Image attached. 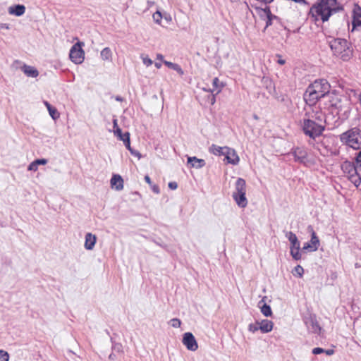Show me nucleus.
<instances>
[{"mask_svg": "<svg viewBox=\"0 0 361 361\" xmlns=\"http://www.w3.org/2000/svg\"><path fill=\"white\" fill-rule=\"evenodd\" d=\"M331 86L325 79L314 80L304 93L303 98L309 106L314 105L321 98L329 94Z\"/></svg>", "mask_w": 361, "mask_h": 361, "instance_id": "f257e3e1", "label": "nucleus"}, {"mask_svg": "<svg viewBox=\"0 0 361 361\" xmlns=\"http://www.w3.org/2000/svg\"><path fill=\"white\" fill-rule=\"evenodd\" d=\"M336 4V0H320L310 8L309 16L314 21L320 18L323 22H326L332 13L338 10Z\"/></svg>", "mask_w": 361, "mask_h": 361, "instance_id": "f03ea898", "label": "nucleus"}, {"mask_svg": "<svg viewBox=\"0 0 361 361\" xmlns=\"http://www.w3.org/2000/svg\"><path fill=\"white\" fill-rule=\"evenodd\" d=\"M329 47L334 54L344 61H348L353 56L350 43L342 38L332 39L329 42Z\"/></svg>", "mask_w": 361, "mask_h": 361, "instance_id": "7ed1b4c3", "label": "nucleus"}, {"mask_svg": "<svg viewBox=\"0 0 361 361\" xmlns=\"http://www.w3.org/2000/svg\"><path fill=\"white\" fill-rule=\"evenodd\" d=\"M302 130L306 136H308L310 140H314L322 135L325 130V126L317 123L310 116L304 117L302 122Z\"/></svg>", "mask_w": 361, "mask_h": 361, "instance_id": "20e7f679", "label": "nucleus"}, {"mask_svg": "<svg viewBox=\"0 0 361 361\" xmlns=\"http://www.w3.org/2000/svg\"><path fill=\"white\" fill-rule=\"evenodd\" d=\"M340 140L353 149L361 150V130L357 127L352 128L340 135Z\"/></svg>", "mask_w": 361, "mask_h": 361, "instance_id": "39448f33", "label": "nucleus"}, {"mask_svg": "<svg viewBox=\"0 0 361 361\" xmlns=\"http://www.w3.org/2000/svg\"><path fill=\"white\" fill-rule=\"evenodd\" d=\"M341 169L347 175L348 180L358 188L361 184V176L357 171L356 164L346 160L341 164Z\"/></svg>", "mask_w": 361, "mask_h": 361, "instance_id": "423d86ee", "label": "nucleus"}, {"mask_svg": "<svg viewBox=\"0 0 361 361\" xmlns=\"http://www.w3.org/2000/svg\"><path fill=\"white\" fill-rule=\"evenodd\" d=\"M83 45V42H78L75 43L70 50V59L75 64H80L84 61L85 52L82 48Z\"/></svg>", "mask_w": 361, "mask_h": 361, "instance_id": "0eeeda50", "label": "nucleus"}, {"mask_svg": "<svg viewBox=\"0 0 361 361\" xmlns=\"http://www.w3.org/2000/svg\"><path fill=\"white\" fill-rule=\"evenodd\" d=\"M290 154H292L294 157V160L296 162L302 164L305 166H307L311 163L308 157L307 150L303 147L293 148Z\"/></svg>", "mask_w": 361, "mask_h": 361, "instance_id": "6e6552de", "label": "nucleus"}, {"mask_svg": "<svg viewBox=\"0 0 361 361\" xmlns=\"http://www.w3.org/2000/svg\"><path fill=\"white\" fill-rule=\"evenodd\" d=\"M307 231L311 233V239L309 243H305L303 245L302 250L309 252L317 251L319 247L320 242L315 231L312 226L307 227Z\"/></svg>", "mask_w": 361, "mask_h": 361, "instance_id": "1a4fd4ad", "label": "nucleus"}, {"mask_svg": "<svg viewBox=\"0 0 361 361\" xmlns=\"http://www.w3.org/2000/svg\"><path fill=\"white\" fill-rule=\"evenodd\" d=\"M183 343L188 350L195 351L198 348V345L193 334L190 332H186L183 336Z\"/></svg>", "mask_w": 361, "mask_h": 361, "instance_id": "9d476101", "label": "nucleus"}, {"mask_svg": "<svg viewBox=\"0 0 361 361\" xmlns=\"http://www.w3.org/2000/svg\"><path fill=\"white\" fill-rule=\"evenodd\" d=\"M352 25L353 29L361 27V7L355 4L352 14Z\"/></svg>", "mask_w": 361, "mask_h": 361, "instance_id": "9b49d317", "label": "nucleus"}, {"mask_svg": "<svg viewBox=\"0 0 361 361\" xmlns=\"http://www.w3.org/2000/svg\"><path fill=\"white\" fill-rule=\"evenodd\" d=\"M225 150L226 152L224 157L227 162L233 165H237L239 163L240 158L235 150L228 147Z\"/></svg>", "mask_w": 361, "mask_h": 361, "instance_id": "f8f14e48", "label": "nucleus"}, {"mask_svg": "<svg viewBox=\"0 0 361 361\" xmlns=\"http://www.w3.org/2000/svg\"><path fill=\"white\" fill-rule=\"evenodd\" d=\"M246 193V183L243 178H238L235 184V191L233 195L245 194Z\"/></svg>", "mask_w": 361, "mask_h": 361, "instance_id": "ddd939ff", "label": "nucleus"}, {"mask_svg": "<svg viewBox=\"0 0 361 361\" xmlns=\"http://www.w3.org/2000/svg\"><path fill=\"white\" fill-rule=\"evenodd\" d=\"M97 242V237L95 235L87 233L85 235V248L87 250H93Z\"/></svg>", "mask_w": 361, "mask_h": 361, "instance_id": "4468645a", "label": "nucleus"}, {"mask_svg": "<svg viewBox=\"0 0 361 361\" xmlns=\"http://www.w3.org/2000/svg\"><path fill=\"white\" fill-rule=\"evenodd\" d=\"M8 13L15 16H21L25 12V7L22 4H17L8 7Z\"/></svg>", "mask_w": 361, "mask_h": 361, "instance_id": "2eb2a0df", "label": "nucleus"}, {"mask_svg": "<svg viewBox=\"0 0 361 361\" xmlns=\"http://www.w3.org/2000/svg\"><path fill=\"white\" fill-rule=\"evenodd\" d=\"M111 185L116 190H121L123 188V180L120 175H113L111 179Z\"/></svg>", "mask_w": 361, "mask_h": 361, "instance_id": "dca6fc26", "label": "nucleus"}, {"mask_svg": "<svg viewBox=\"0 0 361 361\" xmlns=\"http://www.w3.org/2000/svg\"><path fill=\"white\" fill-rule=\"evenodd\" d=\"M307 326L309 331L312 333L320 334L322 328L319 325L317 321L311 318L309 322H307Z\"/></svg>", "mask_w": 361, "mask_h": 361, "instance_id": "f3484780", "label": "nucleus"}, {"mask_svg": "<svg viewBox=\"0 0 361 361\" xmlns=\"http://www.w3.org/2000/svg\"><path fill=\"white\" fill-rule=\"evenodd\" d=\"M188 164H190L191 167L201 169L206 163L204 159H198L196 157H188Z\"/></svg>", "mask_w": 361, "mask_h": 361, "instance_id": "a211bd4d", "label": "nucleus"}, {"mask_svg": "<svg viewBox=\"0 0 361 361\" xmlns=\"http://www.w3.org/2000/svg\"><path fill=\"white\" fill-rule=\"evenodd\" d=\"M259 330L262 332V333H269L270 332L272 329H273V326H274V323L270 321V320H268V319H263L261 321V322H259Z\"/></svg>", "mask_w": 361, "mask_h": 361, "instance_id": "6ab92c4d", "label": "nucleus"}, {"mask_svg": "<svg viewBox=\"0 0 361 361\" xmlns=\"http://www.w3.org/2000/svg\"><path fill=\"white\" fill-rule=\"evenodd\" d=\"M21 70L28 77L36 78L39 75V72L35 68L25 64L22 66Z\"/></svg>", "mask_w": 361, "mask_h": 361, "instance_id": "aec40b11", "label": "nucleus"}, {"mask_svg": "<svg viewBox=\"0 0 361 361\" xmlns=\"http://www.w3.org/2000/svg\"><path fill=\"white\" fill-rule=\"evenodd\" d=\"M232 197L238 207L244 208L247 206V200L245 197V194L232 195Z\"/></svg>", "mask_w": 361, "mask_h": 361, "instance_id": "412c9836", "label": "nucleus"}, {"mask_svg": "<svg viewBox=\"0 0 361 361\" xmlns=\"http://www.w3.org/2000/svg\"><path fill=\"white\" fill-rule=\"evenodd\" d=\"M48 161L46 159H38L31 162L28 167V171H36L38 169L39 165H45L47 164Z\"/></svg>", "mask_w": 361, "mask_h": 361, "instance_id": "4be33fe9", "label": "nucleus"}, {"mask_svg": "<svg viewBox=\"0 0 361 361\" xmlns=\"http://www.w3.org/2000/svg\"><path fill=\"white\" fill-rule=\"evenodd\" d=\"M228 147H219L216 145H212V146L209 147V152L212 153L214 155L216 156H221L225 155L226 149H227Z\"/></svg>", "mask_w": 361, "mask_h": 361, "instance_id": "5701e85b", "label": "nucleus"}, {"mask_svg": "<svg viewBox=\"0 0 361 361\" xmlns=\"http://www.w3.org/2000/svg\"><path fill=\"white\" fill-rule=\"evenodd\" d=\"M286 237L288 239L291 244L290 247H300V242L295 233L291 231L286 232Z\"/></svg>", "mask_w": 361, "mask_h": 361, "instance_id": "b1692460", "label": "nucleus"}, {"mask_svg": "<svg viewBox=\"0 0 361 361\" xmlns=\"http://www.w3.org/2000/svg\"><path fill=\"white\" fill-rule=\"evenodd\" d=\"M44 104L47 108L50 116L54 120H56L57 118H59V113L55 107H53L47 101H44Z\"/></svg>", "mask_w": 361, "mask_h": 361, "instance_id": "393cba45", "label": "nucleus"}, {"mask_svg": "<svg viewBox=\"0 0 361 361\" xmlns=\"http://www.w3.org/2000/svg\"><path fill=\"white\" fill-rule=\"evenodd\" d=\"M257 14L260 16L262 20H265L271 14L270 11V8L269 6H266L264 8H256Z\"/></svg>", "mask_w": 361, "mask_h": 361, "instance_id": "a878e982", "label": "nucleus"}, {"mask_svg": "<svg viewBox=\"0 0 361 361\" xmlns=\"http://www.w3.org/2000/svg\"><path fill=\"white\" fill-rule=\"evenodd\" d=\"M164 63L169 68H171L178 73L180 75H183L184 72L181 67L177 64L170 61H164Z\"/></svg>", "mask_w": 361, "mask_h": 361, "instance_id": "bb28decb", "label": "nucleus"}, {"mask_svg": "<svg viewBox=\"0 0 361 361\" xmlns=\"http://www.w3.org/2000/svg\"><path fill=\"white\" fill-rule=\"evenodd\" d=\"M212 85L213 88L215 90H216V94H218L219 92H221L222 87H224V85L222 82H221L218 78H214L212 81Z\"/></svg>", "mask_w": 361, "mask_h": 361, "instance_id": "cd10ccee", "label": "nucleus"}, {"mask_svg": "<svg viewBox=\"0 0 361 361\" xmlns=\"http://www.w3.org/2000/svg\"><path fill=\"white\" fill-rule=\"evenodd\" d=\"M300 247H290V255L295 260H300L301 259V253L300 252Z\"/></svg>", "mask_w": 361, "mask_h": 361, "instance_id": "c85d7f7f", "label": "nucleus"}, {"mask_svg": "<svg viewBox=\"0 0 361 361\" xmlns=\"http://www.w3.org/2000/svg\"><path fill=\"white\" fill-rule=\"evenodd\" d=\"M261 312L265 316V317H271L272 315V311L271 309V307L264 303L262 306H260Z\"/></svg>", "mask_w": 361, "mask_h": 361, "instance_id": "c756f323", "label": "nucleus"}, {"mask_svg": "<svg viewBox=\"0 0 361 361\" xmlns=\"http://www.w3.org/2000/svg\"><path fill=\"white\" fill-rule=\"evenodd\" d=\"M100 55L103 60H109L111 58L112 52L109 47H105L102 50Z\"/></svg>", "mask_w": 361, "mask_h": 361, "instance_id": "7c9ffc66", "label": "nucleus"}, {"mask_svg": "<svg viewBox=\"0 0 361 361\" xmlns=\"http://www.w3.org/2000/svg\"><path fill=\"white\" fill-rule=\"evenodd\" d=\"M310 116L312 119H313L314 121H315L317 123H321L323 121V118L321 115H319L318 114H310V113H305V117H308Z\"/></svg>", "mask_w": 361, "mask_h": 361, "instance_id": "2f4dec72", "label": "nucleus"}, {"mask_svg": "<svg viewBox=\"0 0 361 361\" xmlns=\"http://www.w3.org/2000/svg\"><path fill=\"white\" fill-rule=\"evenodd\" d=\"M303 272H304V269L300 265H297L292 271V273L294 276H298V277H302Z\"/></svg>", "mask_w": 361, "mask_h": 361, "instance_id": "473e14b6", "label": "nucleus"}, {"mask_svg": "<svg viewBox=\"0 0 361 361\" xmlns=\"http://www.w3.org/2000/svg\"><path fill=\"white\" fill-rule=\"evenodd\" d=\"M125 137L123 139V142L126 146V147L130 152L132 150L130 147V133L128 132L125 133Z\"/></svg>", "mask_w": 361, "mask_h": 361, "instance_id": "72a5a7b5", "label": "nucleus"}, {"mask_svg": "<svg viewBox=\"0 0 361 361\" xmlns=\"http://www.w3.org/2000/svg\"><path fill=\"white\" fill-rule=\"evenodd\" d=\"M355 161L357 167V171L360 170L361 171V150L356 154L355 157Z\"/></svg>", "mask_w": 361, "mask_h": 361, "instance_id": "f704fd0d", "label": "nucleus"}, {"mask_svg": "<svg viewBox=\"0 0 361 361\" xmlns=\"http://www.w3.org/2000/svg\"><path fill=\"white\" fill-rule=\"evenodd\" d=\"M169 324L171 326L174 327V328H178L181 325V322L179 319L178 318H173V319H171L170 321H169Z\"/></svg>", "mask_w": 361, "mask_h": 361, "instance_id": "c9c22d12", "label": "nucleus"}, {"mask_svg": "<svg viewBox=\"0 0 361 361\" xmlns=\"http://www.w3.org/2000/svg\"><path fill=\"white\" fill-rule=\"evenodd\" d=\"M259 322H255L254 324H250L249 326H248V330L252 333H255L256 331H257L258 330H259Z\"/></svg>", "mask_w": 361, "mask_h": 361, "instance_id": "e433bc0d", "label": "nucleus"}, {"mask_svg": "<svg viewBox=\"0 0 361 361\" xmlns=\"http://www.w3.org/2000/svg\"><path fill=\"white\" fill-rule=\"evenodd\" d=\"M154 21L157 24H161V20L162 18L161 13L159 11L155 12L152 16Z\"/></svg>", "mask_w": 361, "mask_h": 361, "instance_id": "4c0bfd02", "label": "nucleus"}, {"mask_svg": "<svg viewBox=\"0 0 361 361\" xmlns=\"http://www.w3.org/2000/svg\"><path fill=\"white\" fill-rule=\"evenodd\" d=\"M9 355L6 351L0 350V361H8Z\"/></svg>", "mask_w": 361, "mask_h": 361, "instance_id": "58836bf2", "label": "nucleus"}, {"mask_svg": "<svg viewBox=\"0 0 361 361\" xmlns=\"http://www.w3.org/2000/svg\"><path fill=\"white\" fill-rule=\"evenodd\" d=\"M114 135L118 137L120 140L123 141V139L125 137V133H122V130L120 128H117V129L114 130Z\"/></svg>", "mask_w": 361, "mask_h": 361, "instance_id": "ea45409f", "label": "nucleus"}, {"mask_svg": "<svg viewBox=\"0 0 361 361\" xmlns=\"http://www.w3.org/2000/svg\"><path fill=\"white\" fill-rule=\"evenodd\" d=\"M277 17L272 13L269 16L264 20L266 21V27L270 26L272 24V20L276 19Z\"/></svg>", "mask_w": 361, "mask_h": 361, "instance_id": "a19ab883", "label": "nucleus"}, {"mask_svg": "<svg viewBox=\"0 0 361 361\" xmlns=\"http://www.w3.org/2000/svg\"><path fill=\"white\" fill-rule=\"evenodd\" d=\"M112 348L114 351L121 353L123 351V346L119 343H115L113 344Z\"/></svg>", "mask_w": 361, "mask_h": 361, "instance_id": "79ce46f5", "label": "nucleus"}, {"mask_svg": "<svg viewBox=\"0 0 361 361\" xmlns=\"http://www.w3.org/2000/svg\"><path fill=\"white\" fill-rule=\"evenodd\" d=\"M142 62L147 66H151L152 64V63H153L152 60L150 59L149 58L147 57V56L142 58Z\"/></svg>", "mask_w": 361, "mask_h": 361, "instance_id": "37998d69", "label": "nucleus"}, {"mask_svg": "<svg viewBox=\"0 0 361 361\" xmlns=\"http://www.w3.org/2000/svg\"><path fill=\"white\" fill-rule=\"evenodd\" d=\"M312 352L314 355H319L323 353L324 352V349L317 347L313 348Z\"/></svg>", "mask_w": 361, "mask_h": 361, "instance_id": "c03bdc74", "label": "nucleus"}, {"mask_svg": "<svg viewBox=\"0 0 361 361\" xmlns=\"http://www.w3.org/2000/svg\"><path fill=\"white\" fill-rule=\"evenodd\" d=\"M151 186V188L152 190V191L156 193V194H159L160 192V190H159V188L157 185H155V184H152L150 185Z\"/></svg>", "mask_w": 361, "mask_h": 361, "instance_id": "a18cd8bd", "label": "nucleus"}, {"mask_svg": "<svg viewBox=\"0 0 361 361\" xmlns=\"http://www.w3.org/2000/svg\"><path fill=\"white\" fill-rule=\"evenodd\" d=\"M169 188L171 190H176L178 188V184L176 182L172 181L169 183Z\"/></svg>", "mask_w": 361, "mask_h": 361, "instance_id": "49530a36", "label": "nucleus"}, {"mask_svg": "<svg viewBox=\"0 0 361 361\" xmlns=\"http://www.w3.org/2000/svg\"><path fill=\"white\" fill-rule=\"evenodd\" d=\"M1 29L9 30L10 29L9 24H8V23H0V30H1Z\"/></svg>", "mask_w": 361, "mask_h": 361, "instance_id": "de8ad7c7", "label": "nucleus"}, {"mask_svg": "<svg viewBox=\"0 0 361 361\" xmlns=\"http://www.w3.org/2000/svg\"><path fill=\"white\" fill-rule=\"evenodd\" d=\"M326 355H332L334 354V350L333 349H327V350H324V352Z\"/></svg>", "mask_w": 361, "mask_h": 361, "instance_id": "09e8293b", "label": "nucleus"}, {"mask_svg": "<svg viewBox=\"0 0 361 361\" xmlns=\"http://www.w3.org/2000/svg\"><path fill=\"white\" fill-rule=\"evenodd\" d=\"M113 126H114V130L117 129V128H119L118 126V121L116 118H114L113 119Z\"/></svg>", "mask_w": 361, "mask_h": 361, "instance_id": "8fccbe9b", "label": "nucleus"}, {"mask_svg": "<svg viewBox=\"0 0 361 361\" xmlns=\"http://www.w3.org/2000/svg\"><path fill=\"white\" fill-rule=\"evenodd\" d=\"M145 181H146V182H147L149 185L152 184V180H151V179H150V178H149V176H145Z\"/></svg>", "mask_w": 361, "mask_h": 361, "instance_id": "3c124183", "label": "nucleus"}, {"mask_svg": "<svg viewBox=\"0 0 361 361\" xmlns=\"http://www.w3.org/2000/svg\"><path fill=\"white\" fill-rule=\"evenodd\" d=\"M215 95H216V94L212 95V97H211V99H210V103H211L212 105H213L215 103V102H216Z\"/></svg>", "mask_w": 361, "mask_h": 361, "instance_id": "603ef678", "label": "nucleus"}, {"mask_svg": "<svg viewBox=\"0 0 361 361\" xmlns=\"http://www.w3.org/2000/svg\"><path fill=\"white\" fill-rule=\"evenodd\" d=\"M131 154L137 156L139 158L140 157V154L138 152L133 151V149L130 151Z\"/></svg>", "mask_w": 361, "mask_h": 361, "instance_id": "864d4df0", "label": "nucleus"}, {"mask_svg": "<svg viewBox=\"0 0 361 361\" xmlns=\"http://www.w3.org/2000/svg\"><path fill=\"white\" fill-rule=\"evenodd\" d=\"M278 63L281 64V65H283L285 64L286 61L285 60L282 59H279L278 61H277Z\"/></svg>", "mask_w": 361, "mask_h": 361, "instance_id": "5fc2aeb1", "label": "nucleus"}, {"mask_svg": "<svg viewBox=\"0 0 361 361\" xmlns=\"http://www.w3.org/2000/svg\"><path fill=\"white\" fill-rule=\"evenodd\" d=\"M203 90L206 92H211V93H213L214 92V89H207V88H203Z\"/></svg>", "mask_w": 361, "mask_h": 361, "instance_id": "6e6d98bb", "label": "nucleus"}, {"mask_svg": "<svg viewBox=\"0 0 361 361\" xmlns=\"http://www.w3.org/2000/svg\"><path fill=\"white\" fill-rule=\"evenodd\" d=\"M155 66L157 67V68H160L161 66V63H155Z\"/></svg>", "mask_w": 361, "mask_h": 361, "instance_id": "4d7b16f0", "label": "nucleus"}, {"mask_svg": "<svg viewBox=\"0 0 361 361\" xmlns=\"http://www.w3.org/2000/svg\"><path fill=\"white\" fill-rule=\"evenodd\" d=\"M157 59H160V60H162L163 59V56L161 54H158L157 55Z\"/></svg>", "mask_w": 361, "mask_h": 361, "instance_id": "13d9d810", "label": "nucleus"}, {"mask_svg": "<svg viewBox=\"0 0 361 361\" xmlns=\"http://www.w3.org/2000/svg\"><path fill=\"white\" fill-rule=\"evenodd\" d=\"M114 354H111V355H109V358H110V359H112V360H113V359H114Z\"/></svg>", "mask_w": 361, "mask_h": 361, "instance_id": "bf43d9fd", "label": "nucleus"}, {"mask_svg": "<svg viewBox=\"0 0 361 361\" xmlns=\"http://www.w3.org/2000/svg\"><path fill=\"white\" fill-rule=\"evenodd\" d=\"M116 100H118V101H121V100H122V99H121V97H118L116 98Z\"/></svg>", "mask_w": 361, "mask_h": 361, "instance_id": "052dcab7", "label": "nucleus"}, {"mask_svg": "<svg viewBox=\"0 0 361 361\" xmlns=\"http://www.w3.org/2000/svg\"><path fill=\"white\" fill-rule=\"evenodd\" d=\"M263 302H264V299H262V300L259 301V305H260Z\"/></svg>", "mask_w": 361, "mask_h": 361, "instance_id": "680f3d73", "label": "nucleus"}]
</instances>
